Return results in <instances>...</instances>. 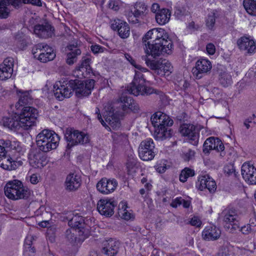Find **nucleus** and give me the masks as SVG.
I'll use <instances>...</instances> for the list:
<instances>
[{"label": "nucleus", "mask_w": 256, "mask_h": 256, "mask_svg": "<svg viewBox=\"0 0 256 256\" xmlns=\"http://www.w3.org/2000/svg\"><path fill=\"white\" fill-rule=\"evenodd\" d=\"M90 49L93 53L95 54L103 52L106 50V48L98 44L92 45Z\"/></svg>", "instance_id": "nucleus-59"}, {"label": "nucleus", "mask_w": 256, "mask_h": 256, "mask_svg": "<svg viewBox=\"0 0 256 256\" xmlns=\"http://www.w3.org/2000/svg\"><path fill=\"white\" fill-rule=\"evenodd\" d=\"M14 59L8 58L0 64V80H6L10 78L14 71Z\"/></svg>", "instance_id": "nucleus-23"}, {"label": "nucleus", "mask_w": 256, "mask_h": 256, "mask_svg": "<svg viewBox=\"0 0 256 256\" xmlns=\"http://www.w3.org/2000/svg\"><path fill=\"white\" fill-rule=\"evenodd\" d=\"M81 184L82 180L79 175L74 173L70 174L66 178V188L70 192L75 191L80 187Z\"/></svg>", "instance_id": "nucleus-25"}, {"label": "nucleus", "mask_w": 256, "mask_h": 256, "mask_svg": "<svg viewBox=\"0 0 256 256\" xmlns=\"http://www.w3.org/2000/svg\"><path fill=\"white\" fill-rule=\"evenodd\" d=\"M80 48L75 49L74 51L70 52L67 54L66 63L69 65L74 64L77 60V56L81 54Z\"/></svg>", "instance_id": "nucleus-44"}, {"label": "nucleus", "mask_w": 256, "mask_h": 256, "mask_svg": "<svg viewBox=\"0 0 256 256\" xmlns=\"http://www.w3.org/2000/svg\"><path fill=\"white\" fill-rule=\"evenodd\" d=\"M91 61V56L86 55L82 57L80 63L78 66L84 70L86 73L90 74L92 72V69L90 67Z\"/></svg>", "instance_id": "nucleus-40"}, {"label": "nucleus", "mask_w": 256, "mask_h": 256, "mask_svg": "<svg viewBox=\"0 0 256 256\" xmlns=\"http://www.w3.org/2000/svg\"><path fill=\"white\" fill-rule=\"evenodd\" d=\"M32 54L35 58L42 62L52 60L56 56L52 48L44 43L35 45L32 48Z\"/></svg>", "instance_id": "nucleus-6"}, {"label": "nucleus", "mask_w": 256, "mask_h": 256, "mask_svg": "<svg viewBox=\"0 0 256 256\" xmlns=\"http://www.w3.org/2000/svg\"><path fill=\"white\" fill-rule=\"evenodd\" d=\"M244 6L249 14L256 16V0H244Z\"/></svg>", "instance_id": "nucleus-41"}, {"label": "nucleus", "mask_w": 256, "mask_h": 256, "mask_svg": "<svg viewBox=\"0 0 256 256\" xmlns=\"http://www.w3.org/2000/svg\"><path fill=\"white\" fill-rule=\"evenodd\" d=\"M120 102L122 109L124 111L128 110H136L135 108L136 106L134 103L132 99L130 96L123 95L120 97Z\"/></svg>", "instance_id": "nucleus-35"}, {"label": "nucleus", "mask_w": 256, "mask_h": 256, "mask_svg": "<svg viewBox=\"0 0 256 256\" xmlns=\"http://www.w3.org/2000/svg\"><path fill=\"white\" fill-rule=\"evenodd\" d=\"M87 74H89L88 73H86L84 70L80 68V66H78L75 70L74 72V75L76 77H77L78 80L82 79L84 78H85Z\"/></svg>", "instance_id": "nucleus-54"}, {"label": "nucleus", "mask_w": 256, "mask_h": 256, "mask_svg": "<svg viewBox=\"0 0 256 256\" xmlns=\"http://www.w3.org/2000/svg\"><path fill=\"white\" fill-rule=\"evenodd\" d=\"M151 122L155 128L171 126L173 124V120L168 116L161 112L154 114L151 117Z\"/></svg>", "instance_id": "nucleus-22"}, {"label": "nucleus", "mask_w": 256, "mask_h": 256, "mask_svg": "<svg viewBox=\"0 0 256 256\" xmlns=\"http://www.w3.org/2000/svg\"><path fill=\"white\" fill-rule=\"evenodd\" d=\"M119 242L112 238L103 242L102 252L106 256H114L118 252Z\"/></svg>", "instance_id": "nucleus-28"}, {"label": "nucleus", "mask_w": 256, "mask_h": 256, "mask_svg": "<svg viewBox=\"0 0 256 256\" xmlns=\"http://www.w3.org/2000/svg\"><path fill=\"white\" fill-rule=\"evenodd\" d=\"M157 34V28H153L147 32L142 38L143 43L144 44L143 48L145 54L154 58L162 54V50L160 47V42H158Z\"/></svg>", "instance_id": "nucleus-3"}, {"label": "nucleus", "mask_w": 256, "mask_h": 256, "mask_svg": "<svg viewBox=\"0 0 256 256\" xmlns=\"http://www.w3.org/2000/svg\"><path fill=\"white\" fill-rule=\"evenodd\" d=\"M170 16L171 12L168 9L162 8L156 14V20L159 24L164 25L169 22Z\"/></svg>", "instance_id": "nucleus-32"}, {"label": "nucleus", "mask_w": 256, "mask_h": 256, "mask_svg": "<svg viewBox=\"0 0 256 256\" xmlns=\"http://www.w3.org/2000/svg\"><path fill=\"white\" fill-rule=\"evenodd\" d=\"M225 173L228 176L232 174L235 171L234 167L232 165L226 166L224 168Z\"/></svg>", "instance_id": "nucleus-64"}, {"label": "nucleus", "mask_w": 256, "mask_h": 256, "mask_svg": "<svg viewBox=\"0 0 256 256\" xmlns=\"http://www.w3.org/2000/svg\"><path fill=\"white\" fill-rule=\"evenodd\" d=\"M194 170L189 168H185L183 169L180 175V180L182 182H186L189 177L194 176Z\"/></svg>", "instance_id": "nucleus-46"}, {"label": "nucleus", "mask_w": 256, "mask_h": 256, "mask_svg": "<svg viewBox=\"0 0 256 256\" xmlns=\"http://www.w3.org/2000/svg\"><path fill=\"white\" fill-rule=\"evenodd\" d=\"M29 180L32 184H36L39 182V176L38 174H34L29 176Z\"/></svg>", "instance_id": "nucleus-63"}, {"label": "nucleus", "mask_w": 256, "mask_h": 256, "mask_svg": "<svg viewBox=\"0 0 256 256\" xmlns=\"http://www.w3.org/2000/svg\"><path fill=\"white\" fill-rule=\"evenodd\" d=\"M221 231L215 226H208L202 231V236L206 240H215L220 236Z\"/></svg>", "instance_id": "nucleus-27"}, {"label": "nucleus", "mask_w": 256, "mask_h": 256, "mask_svg": "<svg viewBox=\"0 0 256 256\" xmlns=\"http://www.w3.org/2000/svg\"><path fill=\"white\" fill-rule=\"evenodd\" d=\"M158 42H160L162 54H170L172 52V44L170 39H168V35L164 29L157 28Z\"/></svg>", "instance_id": "nucleus-18"}, {"label": "nucleus", "mask_w": 256, "mask_h": 256, "mask_svg": "<svg viewBox=\"0 0 256 256\" xmlns=\"http://www.w3.org/2000/svg\"><path fill=\"white\" fill-rule=\"evenodd\" d=\"M29 162L34 168H42L47 164L46 156L39 151H32L29 154Z\"/></svg>", "instance_id": "nucleus-24"}, {"label": "nucleus", "mask_w": 256, "mask_h": 256, "mask_svg": "<svg viewBox=\"0 0 256 256\" xmlns=\"http://www.w3.org/2000/svg\"><path fill=\"white\" fill-rule=\"evenodd\" d=\"M255 248V244L252 242L244 244V246L238 248V253L241 255L249 256L253 252Z\"/></svg>", "instance_id": "nucleus-39"}, {"label": "nucleus", "mask_w": 256, "mask_h": 256, "mask_svg": "<svg viewBox=\"0 0 256 256\" xmlns=\"http://www.w3.org/2000/svg\"><path fill=\"white\" fill-rule=\"evenodd\" d=\"M154 144L153 140L148 138L141 142L138 148V154L143 160H150L155 156Z\"/></svg>", "instance_id": "nucleus-12"}, {"label": "nucleus", "mask_w": 256, "mask_h": 256, "mask_svg": "<svg viewBox=\"0 0 256 256\" xmlns=\"http://www.w3.org/2000/svg\"><path fill=\"white\" fill-rule=\"evenodd\" d=\"M232 254V246H224L220 248L218 253V256H230Z\"/></svg>", "instance_id": "nucleus-50"}, {"label": "nucleus", "mask_w": 256, "mask_h": 256, "mask_svg": "<svg viewBox=\"0 0 256 256\" xmlns=\"http://www.w3.org/2000/svg\"><path fill=\"white\" fill-rule=\"evenodd\" d=\"M218 80L224 87H228L232 83V76L225 70H221L219 71Z\"/></svg>", "instance_id": "nucleus-34"}, {"label": "nucleus", "mask_w": 256, "mask_h": 256, "mask_svg": "<svg viewBox=\"0 0 256 256\" xmlns=\"http://www.w3.org/2000/svg\"><path fill=\"white\" fill-rule=\"evenodd\" d=\"M112 28L118 32L119 36L122 38H127L130 34V28L125 22L120 20H115L112 25Z\"/></svg>", "instance_id": "nucleus-26"}, {"label": "nucleus", "mask_w": 256, "mask_h": 256, "mask_svg": "<svg viewBox=\"0 0 256 256\" xmlns=\"http://www.w3.org/2000/svg\"><path fill=\"white\" fill-rule=\"evenodd\" d=\"M126 58L130 62L137 70H140L144 72H148V70L146 68H142L140 65L136 64L135 60L132 58L129 54H126L125 55Z\"/></svg>", "instance_id": "nucleus-55"}, {"label": "nucleus", "mask_w": 256, "mask_h": 256, "mask_svg": "<svg viewBox=\"0 0 256 256\" xmlns=\"http://www.w3.org/2000/svg\"><path fill=\"white\" fill-rule=\"evenodd\" d=\"M172 136V131L170 129L166 128L164 135H162V132L156 134L154 138L156 140H163L168 138H170Z\"/></svg>", "instance_id": "nucleus-53"}, {"label": "nucleus", "mask_w": 256, "mask_h": 256, "mask_svg": "<svg viewBox=\"0 0 256 256\" xmlns=\"http://www.w3.org/2000/svg\"><path fill=\"white\" fill-rule=\"evenodd\" d=\"M4 190L6 197L12 200L27 198L30 195V190L24 188L22 183L18 180L7 182Z\"/></svg>", "instance_id": "nucleus-4"}, {"label": "nucleus", "mask_w": 256, "mask_h": 256, "mask_svg": "<svg viewBox=\"0 0 256 256\" xmlns=\"http://www.w3.org/2000/svg\"><path fill=\"white\" fill-rule=\"evenodd\" d=\"M2 121L4 126L11 130L16 129L21 127L20 120L18 119V117L17 118L16 116L4 118Z\"/></svg>", "instance_id": "nucleus-33"}, {"label": "nucleus", "mask_w": 256, "mask_h": 256, "mask_svg": "<svg viewBox=\"0 0 256 256\" xmlns=\"http://www.w3.org/2000/svg\"><path fill=\"white\" fill-rule=\"evenodd\" d=\"M223 220L226 224L227 228L230 232H233L240 228V220L238 216L232 210H225L224 212Z\"/></svg>", "instance_id": "nucleus-16"}, {"label": "nucleus", "mask_w": 256, "mask_h": 256, "mask_svg": "<svg viewBox=\"0 0 256 256\" xmlns=\"http://www.w3.org/2000/svg\"><path fill=\"white\" fill-rule=\"evenodd\" d=\"M207 52L210 55H213L216 52V46L212 43H208L206 46Z\"/></svg>", "instance_id": "nucleus-61"}, {"label": "nucleus", "mask_w": 256, "mask_h": 256, "mask_svg": "<svg viewBox=\"0 0 256 256\" xmlns=\"http://www.w3.org/2000/svg\"><path fill=\"white\" fill-rule=\"evenodd\" d=\"M240 230L244 234H254L256 232L248 224L244 225L240 228Z\"/></svg>", "instance_id": "nucleus-57"}, {"label": "nucleus", "mask_w": 256, "mask_h": 256, "mask_svg": "<svg viewBox=\"0 0 256 256\" xmlns=\"http://www.w3.org/2000/svg\"><path fill=\"white\" fill-rule=\"evenodd\" d=\"M256 232V217L254 214H252L250 218L249 223L247 224Z\"/></svg>", "instance_id": "nucleus-62"}, {"label": "nucleus", "mask_w": 256, "mask_h": 256, "mask_svg": "<svg viewBox=\"0 0 256 256\" xmlns=\"http://www.w3.org/2000/svg\"><path fill=\"white\" fill-rule=\"evenodd\" d=\"M108 4L110 8L117 11L120 8V2L118 0H109Z\"/></svg>", "instance_id": "nucleus-56"}, {"label": "nucleus", "mask_w": 256, "mask_h": 256, "mask_svg": "<svg viewBox=\"0 0 256 256\" xmlns=\"http://www.w3.org/2000/svg\"><path fill=\"white\" fill-rule=\"evenodd\" d=\"M12 2L13 7L15 8L22 7L24 4H29L38 6H42L41 0H12Z\"/></svg>", "instance_id": "nucleus-38"}, {"label": "nucleus", "mask_w": 256, "mask_h": 256, "mask_svg": "<svg viewBox=\"0 0 256 256\" xmlns=\"http://www.w3.org/2000/svg\"><path fill=\"white\" fill-rule=\"evenodd\" d=\"M148 55L147 56L146 54L144 58L146 64L148 66L150 67L152 70H157L158 74H160L161 72H159V66H160V60L156 61L154 60H151L148 58Z\"/></svg>", "instance_id": "nucleus-47"}, {"label": "nucleus", "mask_w": 256, "mask_h": 256, "mask_svg": "<svg viewBox=\"0 0 256 256\" xmlns=\"http://www.w3.org/2000/svg\"><path fill=\"white\" fill-rule=\"evenodd\" d=\"M34 240V236L32 235H28L24 241V250L33 254L34 252V248L32 247V241Z\"/></svg>", "instance_id": "nucleus-49"}, {"label": "nucleus", "mask_w": 256, "mask_h": 256, "mask_svg": "<svg viewBox=\"0 0 256 256\" xmlns=\"http://www.w3.org/2000/svg\"><path fill=\"white\" fill-rule=\"evenodd\" d=\"M60 137L54 131L45 129L36 137V144L39 150L46 152L56 149L59 144Z\"/></svg>", "instance_id": "nucleus-2"}, {"label": "nucleus", "mask_w": 256, "mask_h": 256, "mask_svg": "<svg viewBox=\"0 0 256 256\" xmlns=\"http://www.w3.org/2000/svg\"><path fill=\"white\" fill-rule=\"evenodd\" d=\"M116 206L117 202L114 198H103L98 201L97 208L101 214L110 216L114 214V209Z\"/></svg>", "instance_id": "nucleus-14"}, {"label": "nucleus", "mask_w": 256, "mask_h": 256, "mask_svg": "<svg viewBox=\"0 0 256 256\" xmlns=\"http://www.w3.org/2000/svg\"><path fill=\"white\" fill-rule=\"evenodd\" d=\"M148 11V7L143 2H136L130 10L128 14V22L132 24H138L140 18L145 16Z\"/></svg>", "instance_id": "nucleus-10"}, {"label": "nucleus", "mask_w": 256, "mask_h": 256, "mask_svg": "<svg viewBox=\"0 0 256 256\" xmlns=\"http://www.w3.org/2000/svg\"><path fill=\"white\" fill-rule=\"evenodd\" d=\"M144 72L140 70H135V76L132 83L127 87L128 92L136 96L138 95H148L154 92V90L144 85L146 80L142 72Z\"/></svg>", "instance_id": "nucleus-5"}, {"label": "nucleus", "mask_w": 256, "mask_h": 256, "mask_svg": "<svg viewBox=\"0 0 256 256\" xmlns=\"http://www.w3.org/2000/svg\"><path fill=\"white\" fill-rule=\"evenodd\" d=\"M138 166V164L136 160L133 158L130 159L126 164L128 171L130 174L135 172Z\"/></svg>", "instance_id": "nucleus-52"}, {"label": "nucleus", "mask_w": 256, "mask_h": 256, "mask_svg": "<svg viewBox=\"0 0 256 256\" xmlns=\"http://www.w3.org/2000/svg\"><path fill=\"white\" fill-rule=\"evenodd\" d=\"M105 120L111 127L114 129L120 128V120L116 118L111 112L108 114V116H106Z\"/></svg>", "instance_id": "nucleus-43"}, {"label": "nucleus", "mask_w": 256, "mask_h": 256, "mask_svg": "<svg viewBox=\"0 0 256 256\" xmlns=\"http://www.w3.org/2000/svg\"><path fill=\"white\" fill-rule=\"evenodd\" d=\"M128 206L126 202H121L118 207V214L122 218L129 220L132 218V214L127 210Z\"/></svg>", "instance_id": "nucleus-37"}, {"label": "nucleus", "mask_w": 256, "mask_h": 256, "mask_svg": "<svg viewBox=\"0 0 256 256\" xmlns=\"http://www.w3.org/2000/svg\"><path fill=\"white\" fill-rule=\"evenodd\" d=\"M180 132L182 136H188L190 142L192 144L195 145L198 144L199 134L194 125L183 124L180 127Z\"/></svg>", "instance_id": "nucleus-21"}, {"label": "nucleus", "mask_w": 256, "mask_h": 256, "mask_svg": "<svg viewBox=\"0 0 256 256\" xmlns=\"http://www.w3.org/2000/svg\"><path fill=\"white\" fill-rule=\"evenodd\" d=\"M196 186L198 190H204L208 189L210 193L214 192L216 189L215 181L208 174L200 176Z\"/></svg>", "instance_id": "nucleus-20"}, {"label": "nucleus", "mask_w": 256, "mask_h": 256, "mask_svg": "<svg viewBox=\"0 0 256 256\" xmlns=\"http://www.w3.org/2000/svg\"><path fill=\"white\" fill-rule=\"evenodd\" d=\"M16 94L20 100L24 104H28L32 101V96L30 95L29 91H24L21 90H16Z\"/></svg>", "instance_id": "nucleus-42"}, {"label": "nucleus", "mask_w": 256, "mask_h": 256, "mask_svg": "<svg viewBox=\"0 0 256 256\" xmlns=\"http://www.w3.org/2000/svg\"><path fill=\"white\" fill-rule=\"evenodd\" d=\"M26 152L24 146L17 140H0V166L12 170L21 166L23 162L19 158Z\"/></svg>", "instance_id": "nucleus-1"}, {"label": "nucleus", "mask_w": 256, "mask_h": 256, "mask_svg": "<svg viewBox=\"0 0 256 256\" xmlns=\"http://www.w3.org/2000/svg\"><path fill=\"white\" fill-rule=\"evenodd\" d=\"M194 155V152L192 150H188L182 154V158L185 161H188L192 160Z\"/></svg>", "instance_id": "nucleus-58"}, {"label": "nucleus", "mask_w": 256, "mask_h": 256, "mask_svg": "<svg viewBox=\"0 0 256 256\" xmlns=\"http://www.w3.org/2000/svg\"><path fill=\"white\" fill-rule=\"evenodd\" d=\"M190 224L192 226L200 227L202 225V221L198 217L194 216L190 219Z\"/></svg>", "instance_id": "nucleus-60"}, {"label": "nucleus", "mask_w": 256, "mask_h": 256, "mask_svg": "<svg viewBox=\"0 0 256 256\" xmlns=\"http://www.w3.org/2000/svg\"><path fill=\"white\" fill-rule=\"evenodd\" d=\"M94 80L92 79L84 82L78 79L71 80L73 92L75 91L78 97L86 96L90 94L94 88Z\"/></svg>", "instance_id": "nucleus-9"}, {"label": "nucleus", "mask_w": 256, "mask_h": 256, "mask_svg": "<svg viewBox=\"0 0 256 256\" xmlns=\"http://www.w3.org/2000/svg\"><path fill=\"white\" fill-rule=\"evenodd\" d=\"M65 138L68 142L67 147L68 148L78 144H88L90 140L89 136L87 134L72 129L66 130Z\"/></svg>", "instance_id": "nucleus-7"}, {"label": "nucleus", "mask_w": 256, "mask_h": 256, "mask_svg": "<svg viewBox=\"0 0 256 256\" xmlns=\"http://www.w3.org/2000/svg\"><path fill=\"white\" fill-rule=\"evenodd\" d=\"M242 176L250 184H256V168L248 162L244 163L241 168Z\"/></svg>", "instance_id": "nucleus-19"}, {"label": "nucleus", "mask_w": 256, "mask_h": 256, "mask_svg": "<svg viewBox=\"0 0 256 256\" xmlns=\"http://www.w3.org/2000/svg\"><path fill=\"white\" fill-rule=\"evenodd\" d=\"M76 230L72 228L66 230V237L70 242L73 243L76 241Z\"/></svg>", "instance_id": "nucleus-51"}, {"label": "nucleus", "mask_w": 256, "mask_h": 256, "mask_svg": "<svg viewBox=\"0 0 256 256\" xmlns=\"http://www.w3.org/2000/svg\"><path fill=\"white\" fill-rule=\"evenodd\" d=\"M216 13L212 11L210 12L206 18V26L207 28L210 30H213L214 28L216 23Z\"/></svg>", "instance_id": "nucleus-48"}, {"label": "nucleus", "mask_w": 256, "mask_h": 256, "mask_svg": "<svg viewBox=\"0 0 256 256\" xmlns=\"http://www.w3.org/2000/svg\"><path fill=\"white\" fill-rule=\"evenodd\" d=\"M68 225L72 228L81 229L84 228V222L83 218L79 216L78 214H74L73 212H70L68 216Z\"/></svg>", "instance_id": "nucleus-31"}, {"label": "nucleus", "mask_w": 256, "mask_h": 256, "mask_svg": "<svg viewBox=\"0 0 256 256\" xmlns=\"http://www.w3.org/2000/svg\"><path fill=\"white\" fill-rule=\"evenodd\" d=\"M12 0H0V18H6L10 14V9L8 8L9 5L13 6Z\"/></svg>", "instance_id": "nucleus-36"}, {"label": "nucleus", "mask_w": 256, "mask_h": 256, "mask_svg": "<svg viewBox=\"0 0 256 256\" xmlns=\"http://www.w3.org/2000/svg\"><path fill=\"white\" fill-rule=\"evenodd\" d=\"M52 26L48 24H36L34 28V34L40 38H46L52 34Z\"/></svg>", "instance_id": "nucleus-30"}, {"label": "nucleus", "mask_w": 256, "mask_h": 256, "mask_svg": "<svg viewBox=\"0 0 256 256\" xmlns=\"http://www.w3.org/2000/svg\"><path fill=\"white\" fill-rule=\"evenodd\" d=\"M160 65L159 72H161L160 74L164 75L166 74H168L169 73L171 72L172 66L169 62L165 60L160 61Z\"/></svg>", "instance_id": "nucleus-45"}, {"label": "nucleus", "mask_w": 256, "mask_h": 256, "mask_svg": "<svg viewBox=\"0 0 256 256\" xmlns=\"http://www.w3.org/2000/svg\"><path fill=\"white\" fill-rule=\"evenodd\" d=\"M118 186L116 180L114 179L102 178L96 184V188L100 193L108 194L112 192Z\"/></svg>", "instance_id": "nucleus-17"}, {"label": "nucleus", "mask_w": 256, "mask_h": 256, "mask_svg": "<svg viewBox=\"0 0 256 256\" xmlns=\"http://www.w3.org/2000/svg\"><path fill=\"white\" fill-rule=\"evenodd\" d=\"M212 68V64L209 60L200 58L196 62V66L192 70V72L196 78L200 79L204 74L210 72Z\"/></svg>", "instance_id": "nucleus-15"}, {"label": "nucleus", "mask_w": 256, "mask_h": 256, "mask_svg": "<svg viewBox=\"0 0 256 256\" xmlns=\"http://www.w3.org/2000/svg\"><path fill=\"white\" fill-rule=\"evenodd\" d=\"M38 116V112L36 108L32 106L24 107L18 116L21 127L28 130L34 126Z\"/></svg>", "instance_id": "nucleus-8"}, {"label": "nucleus", "mask_w": 256, "mask_h": 256, "mask_svg": "<svg viewBox=\"0 0 256 256\" xmlns=\"http://www.w3.org/2000/svg\"><path fill=\"white\" fill-rule=\"evenodd\" d=\"M73 92L71 80L67 81H58L54 86V93L55 97L59 100H62L65 98H69Z\"/></svg>", "instance_id": "nucleus-11"}, {"label": "nucleus", "mask_w": 256, "mask_h": 256, "mask_svg": "<svg viewBox=\"0 0 256 256\" xmlns=\"http://www.w3.org/2000/svg\"><path fill=\"white\" fill-rule=\"evenodd\" d=\"M239 48L248 54H252L256 51L254 42L247 37H242L238 40Z\"/></svg>", "instance_id": "nucleus-29"}, {"label": "nucleus", "mask_w": 256, "mask_h": 256, "mask_svg": "<svg viewBox=\"0 0 256 256\" xmlns=\"http://www.w3.org/2000/svg\"><path fill=\"white\" fill-rule=\"evenodd\" d=\"M224 146L222 142L218 138L210 137L208 138L203 145V152L205 154H208L210 150H215L220 152V155L224 156L225 155L224 152Z\"/></svg>", "instance_id": "nucleus-13"}]
</instances>
